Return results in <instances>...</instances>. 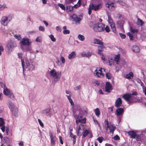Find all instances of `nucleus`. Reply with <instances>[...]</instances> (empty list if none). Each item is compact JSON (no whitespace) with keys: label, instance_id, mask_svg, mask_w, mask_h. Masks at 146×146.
<instances>
[{"label":"nucleus","instance_id":"obj_30","mask_svg":"<svg viewBox=\"0 0 146 146\" xmlns=\"http://www.w3.org/2000/svg\"><path fill=\"white\" fill-rule=\"evenodd\" d=\"M89 133V131L88 130H85L83 132V135L82 136V137L83 138L85 137Z\"/></svg>","mask_w":146,"mask_h":146},{"label":"nucleus","instance_id":"obj_14","mask_svg":"<svg viewBox=\"0 0 146 146\" xmlns=\"http://www.w3.org/2000/svg\"><path fill=\"white\" fill-rule=\"evenodd\" d=\"M1 23L3 25H6L8 23V17L5 16L1 18Z\"/></svg>","mask_w":146,"mask_h":146},{"label":"nucleus","instance_id":"obj_26","mask_svg":"<svg viewBox=\"0 0 146 146\" xmlns=\"http://www.w3.org/2000/svg\"><path fill=\"white\" fill-rule=\"evenodd\" d=\"M104 48L103 45L99 46L98 47V54L102 55V53L101 52L103 51V48Z\"/></svg>","mask_w":146,"mask_h":146},{"label":"nucleus","instance_id":"obj_46","mask_svg":"<svg viewBox=\"0 0 146 146\" xmlns=\"http://www.w3.org/2000/svg\"><path fill=\"white\" fill-rule=\"evenodd\" d=\"M58 6L61 8L62 10H65V7L63 4H58Z\"/></svg>","mask_w":146,"mask_h":146},{"label":"nucleus","instance_id":"obj_57","mask_svg":"<svg viewBox=\"0 0 146 146\" xmlns=\"http://www.w3.org/2000/svg\"><path fill=\"white\" fill-rule=\"evenodd\" d=\"M66 9H69V11H71L73 10V7L70 6H66Z\"/></svg>","mask_w":146,"mask_h":146},{"label":"nucleus","instance_id":"obj_21","mask_svg":"<svg viewBox=\"0 0 146 146\" xmlns=\"http://www.w3.org/2000/svg\"><path fill=\"white\" fill-rule=\"evenodd\" d=\"M82 55L83 57H89L92 56V53L89 51L87 52H84L82 53Z\"/></svg>","mask_w":146,"mask_h":146},{"label":"nucleus","instance_id":"obj_20","mask_svg":"<svg viewBox=\"0 0 146 146\" xmlns=\"http://www.w3.org/2000/svg\"><path fill=\"white\" fill-rule=\"evenodd\" d=\"M114 3L113 2L111 3L108 2V3H107L106 4V6L111 11L113 10L114 9V7L113 5Z\"/></svg>","mask_w":146,"mask_h":146},{"label":"nucleus","instance_id":"obj_8","mask_svg":"<svg viewBox=\"0 0 146 146\" xmlns=\"http://www.w3.org/2000/svg\"><path fill=\"white\" fill-rule=\"evenodd\" d=\"M130 102L131 103H141L142 102V98L137 96H132L131 100Z\"/></svg>","mask_w":146,"mask_h":146},{"label":"nucleus","instance_id":"obj_24","mask_svg":"<svg viewBox=\"0 0 146 146\" xmlns=\"http://www.w3.org/2000/svg\"><path fill=\"white\" fill-rule=\"evenodd\" d=\"M76 56V54L75 52L73 51L69 54L68 56V58L70 59H73Z\"/></svg>","mask_w":146,"mask_h":146},{"label":"nucleus","instance_id":"obj_60","mask_svg":"<svg viewBox=\"0 0 146 146\" xmlns=\"http://www.w3.org/2000/svg\"><path fill=\"white\" fill-rule=\"evenodd\" d=\"M59 139L60 140V143L62 145L63 144V142L62 140V137L60 136H59Z\"/></svg>","mask_w":146,"mask_h":146},{"label":"nucleus","instance_id":"obj_4","mask_svg":"<svg viewBox=\"0 0 146 146\" xmlns=\"http://www.w3.org/2000/svg\"><path fill=\"white\" fill-rule=\"evenodd\" d=\"M50 74L51 76L55 77V79L59 80L61 76V72L60 71L56 72L54 69H53L50 71Z\"/></svg>","mask_w":146,"mask_h":146},{"label":"nucleus","instance_id":"obj_56","mask_svg":"<svg viewBox=\"0 0 146 146\" xmlns=\"http://www.w3.org/2000/svg\"><path fill=\"white\" fill-rule=\"evenodd\" d=\"M36 41L37 42H40L42 41V40L41 38L40 37H37L36 39Z\"/></svg>","mask_w":146,"mask_h":146},{"label":"nucleus","instance_id":"obj_54","mask_svg":"<svg viewBox=\"0 0 146 146\" xmlns=\"http://www.w3.org/2000/svg\"><path fill=\"white\" fill-rule=\"evenodd\" d=\"M15 37L18 40H20L21 39V37L20 35H14Z\"/></svg>","mask_w":146,"mask_h":146},{"label":"nucleus","instance_id":"obj_31","mask_svg":"<svg viewBox=\"0 0 146 146\" xmlns=\"http://www.w3.org/2000/svg\"><path fill=\"white\" fill-rule=\"evenodd\" d=\"M125 77L128 79H131L133 78V74L132 72H130L129 74H126Z\"/></svg>","mask_w":146,"mask_h":146},{"label":"nucleus","instance_id":"obj_27","mask_svg":"<svg viewBox=\"0 0 146 146\" xmlns=\"http://www.w3.org/2000/svg\"><path fill=\"white\" fill-rule=\"evenodd\" d=\"M13 47V46L12 43L11 42L9 43L7 46V48L9 51L12 50Z\"/></svg>","mask_w":146,"mask_h":146},{"label":"nucleus","instance_id":"obj_38","mask_svg":"<svg viewBox=\"0 0 146 146\" xmlns=\"http://www.w3.org/2000/svg\"><path fill=\"white\" fill-rule=\"evenodd\" d=\"M105 30V31L108 33H109L110 31V27L108 26H106L105 27V25L104 24V31Z\"/></svg>","mask_w":146,"mask_h":146},{"label":"nucleus","instance_id":"obj_28","mask_svg":"<svg viewBox=\"0 0 146 146\" xmlns=\"http://www.w3.org/2000/svg\"><path fill=\"white\" fill-rule=\"evenodd\" d=\"M12 114L15 116L17 115V112L18 111V109L16 107L15 108V109H13L12 111Z\"/></svg>","mask_w":146,"mask_h":146},{"label":"nucleus","instance_id":"obj_58","mask_svg":"<svg viewBox=\"0 0 146 146\" xmlns=\"http://www.w3.org/2000/svg\"><path fill=\"white\" fill-rule=\"evenodd\" d=\"M113 139L115 140H119L120 137L117 135H116L113 137Z\"/></svg>","mask_w":146,"mask_h":146},{"label":"nucleus","instance_id":"obj_15","mask_svg":"<svg viewBox=\"0 0 146 146\" xmlns=\"http://www.w3.org/2000/svg\"><path fill=\"white\" fill-rule=\"evenodd\" d=\"M20 42L23 45L28 46L29 45V40L28 38H23Z\"/></svg>","mask_w":146,"mask_h":146},{"label":"nucleus","instance_id":"obj_39","mask_svg":"<svg viewBox=\"0 0 146 146\" xmlns=\"http://www.w3.org/2000/svg\"><path fill=\"white\" fill-rule=\"evenodd\" d=\"M137 141H140L141 140V137L140 135L136 134V135L135 136V138Z\"/></svg>","mask_w":146,"mask_h":146},{"label":"nucleus","instance_id":"obj_33","mask_svg":"<svg viewBox=\"0 0 146 146\" xmlns=\"http://www.w3.org/2000/svg\"><path fill=\"white\" fill-rule=\"evenodd\" d=\"M28 66L27 67H29V68L30 70L32 71L34 69V66L32 64H30L29 63V64H28Z\"/></svg>","mask_w":146,"mask_h":146},{"label":"nucleus","instance_id":"obj_12","mask_svg":"<svg viewBox=\"0 0 146 146\" xmlns=\"http://www.w3.org/2000/svg\"><path fill=\"white\" fill-rule=\"evenodd\" d=\"M112 86L110 83L109 82H107L106 83V87L105 88V91L106 92H110V90H112Z\"/></svg>","mask_w":146,"mask_h":146},{"label":"nucleus","instance_id":"obj_5","mask_svg":"<svg viewBox=\"0 0 146 146\" xmlns=\"http://www.w3.org/2000/svg\"><path fill=\"white\" fill-rule=\"evenodd\" d=\"M3 94L5 95L9 96L11 98H14V95L12 92L9 89L6 88L3 90Z\"/></svg>","mask_w":146,"mask_h":146},{"label":"nucleus","instance_id":"obj_34","mask_svg":"<svg viewBox=\"0 0 146 146\" xmlns=\"http://www.w3.org/2000/svg\"><path fill=\"white\" fill-rule=\"evenodd\" d=\"M105 123V127L106 128V130H107L108 129L109 126L110 125H109V121L108 120H106L104 122Z\"/></svg>","mask_w":146,"mask_h":146},{"label":"nucleus","instance_id":"obj_6","mask_svg":"<svg viewBox=\"0 0 146 146\" xmlns=\"http://www.w3.org/2000/svg\"><path fill=\"white\" fill-rule=\"evenodd\" d=\"M50 135L51 141L50 145L51 146H54L57 141V138L55 136H54L51 133H50Z\"/></svg>","mask_w":146,"mask_h":146},{"label":"nucleus","instance_id":"obj_19","mask_svg":"<svg viewBox=\"0 0 146 146\" xmlns=\"http://www.w3.org/2000/svg\"><path fill=\"white\" fill-rule=\"evenodd\" d=\"M93 43L94 44L101 45H103L104 44L103 42L101 40L97 38H94V39Z\"/></svg>","mask_w":146,"mask_h":146},{"label":"nucleus","instance_id":"obj_41","mask_svg":"<svg viewBox=\"0 0 146 146\" xmlns=\"http://www.w3.org/2000/svg\"><path fill=\"white\" fill-rule=\"evenodd\" d=\"M130 30L131 31V32L132 34H133L135 33H137L138 32V30L137 29H134L131 27H130Z\"/></svg>","mask_w":146,"mask_h":146},{"label":"nucleus","instance_id":"obj_44","mask_svg":"<svg viewBox=\"0 0 146 146\" xmlns=\"http://www.w3.org/2000/svg\"><path fill=\"white\" fill-rule=\"evenodd\" d=\"M106 76L108 79H110L111 78V74L109 73H106Z\"/></svg>","mask_w":146,"mask_h":146},{"label":"nucleus","instance_id":"obj_16","mask_svg":"<svg viewBox=\"0 0 146 146\" xmlns=\"http://www.w3.org/2000/svg\"><path fill=\"white\" fill-rule=\"evenodd\" d=\"M122 104V100L121 98H118L116 100L115 103V106L118 108L120 107Z\"/></svg>","mask_w":146,"mask_h":146},{"label":"nucleus","instance_id":"obj_11","mask_svg":"<svg viewBox=\"0 0 146 146\" xmlns=\"http://www.w3.org/2000/svg\"><path fill=\"white\" fill-rule=\"evenodd\" d=\"M123 97L125 100L128 102L129 103H131L130 101L131 100L132 96L130 94H124L123 96Z\"/></svg>","mask_w":146,"mask_h":146},{"label":"nucleus","instance_id":"obj_61","mask_svg":"<svg viewBox=\"0 0 146 146\" xmlns=\"http://www.w3.org/2000/svg\"><path fill=\"white\" fill-rule=\"evenodd\" d=\"M60 59L62 63H65V59L63 57L61 56L60 58Z\"/></svg>","mask_w":146,"mask_h":146},{"label":"nucleus","instance_id":"obj_23","mask_svg":"<svg viewBox=\"0 0 146 146\" xmlns=\"http://www.w3.org/2000/svg\"><path fill=\"white\" fill-rule=\"evenodd\" d=\"M70 137L73 139V144H74L76 142L77 136L76 135H74L72 132H70Z\"/></svg>","mask_w":146,"mask_h":146},{"label":"nucleus","instance_id":"obj_49","mask_svg":"<svg viewBox=\"0 0 146 146\" xmlns=\"http://www.w3.org/2000/svg\"><path fill=\"white\" fill-rule=\"evenodd\" d=\"M62 33L64 34H68L70 33V31L66 29L64 30L63 31Z\"/></svg>","mask_w":146,"mask_h":146},{"label":"nucleus","instance_id":"obj_32","mask_svg":"<svg viewBox=\"0 0 146 146\" xmlns=\"http://www.w3.org/2000/svg\"><path fill=\"white\" fill-rule=\"evenodd\" d=\"M95 113L96 115L98 117H99V116L100 114V111L99 110V109L98 108H96L95 110Z\"/></svg>","mask_w":146,"mask_h":146},{"label":"nucleus","instance_id":"obj_59","mask_svg":"<svg viewBox=\"0 0 146 146\" xmlns=\"http://www.w3.org/2000/svg\"><path fill=\"white\" fill-rule=\"evenodd\" d=\"M38 121L40 125L42 127H43L44 124L41 121V120L40 119H38Z\"/></svg>","mask_w":146,"mask_h":146},{"label":"nucleus","instance_id":"obj_50","mask_svg":"<svg viewBox=\"0 0 146 146\" xmlns=\"http://www.w3.org/2000/svg\"><path fill=\"white\" fill-rule=\"evenodd\" d=\"M0 84L1 86V87L4 89H6V88H7L3 82H1L0 83Z\"/></svg>","mask_w":146,"mask_h":146},{"label":"nucleus","instance_id":"obj_13","mask_svg":"<svg viewBox=\"0 0 146 146\" xmlns=\"http://www.w3.org/2000/svg\"><path fill=\"white\" fill-rule=\"evenodd\" d=\"M116 111L117 115L119 116L123 114L124 112V110L123 108H119L116 109Z\"/></svg>","mask_w":146,"mask_h":146},{"label":"nucleus","instance_id":"obj_2","mask_svg":"<svg viewBox=\"0 0 146 146\" xmlns=\"http://www.w3.org/2000/svg\"><path fill=\"white\" fill-rule=\"evenodd\" d=\"M103 71L105 72V69L100 67L97 68L94 72V74L97 77H103L104 76Z\"/></svg>","mask_w":146,"mask_h":146},{"label":"nucleus","instance_id":"obj_62","mask_svg":"<svg viewBox=\"0 0 146 146\" xmlns=\"http://www.w3.org/2000/svg\"><path fill=\"white\" fill-rule=\"evenodd\" d=\"M93 119H94V121L95 122V123L96 124H98L99 126H100V124L98 122V121L96 119H94V118H93Z\"/></svg>","mask_w":146,"mask_h":146},{"label":"nucleus","instance_id":"obj_55","mask_svg":"<svg viewBox=\"0 0 146 146\" xmlns=\"http://www.w3.org/2000/svg\"><path fill=\"white\" fill-rule=\"evenodd\" d=\"M119 35L121 38L122 39H124L126 37V35H125L123 34L122 33H120Z\"/></svg>","mask_w":146,"mask_h":146},{"label":"nucleus","instance_id":"obj_63","mask_svg":"<svg viewBox=\"0 0 146 146\" xmlns=\"http://www.w3.org/2000/svg\"><path fill=\"white\" fill-rule=\"evenodd\" d=\"M39 30L42 31H44V29L43 27L42 26H40L39 27Z\"/></svg>","mask_w":146,"mask_h":146},{"label":"nucleus","instance_id":"obj_3","mask_svg":"<svg viewBox=\"0 0 146 146\" xmlns=\"http://www.w3.org/2000/svg\"><path fill=\"white\" fill-rule=\"evenodd\" d=\"M23 54L21 52L19 53L18 56L19 58L21 59L22 63V66L23 70L25 68H27L28 67V64H29V62L28 61H25V62L24 60L22 57Z\"/></svg>","mask_w":146,"mask_h":146},{"label":"nucleus","instance_id":"obj_40","mask_svg":"<svg viewBox=\"0 0 146 146\" xmlns=\"http://www.w3.org/2000/svg\"><path fill=\"white\" fill-rule=\"evenodd\" d=\"M78 38L81 41H84L85 40L84 36L83 35L80 34L78 35Z\"/></svg>","mask_w":146,"mask_h":146},{"label":"nucleus","instance_id":"obj_53","mask_svg":"<svg viewBox=\"0 0 146 146\" xmlns=\"http://www.w3.org/2000/svg\"><path fill=\"white\" fill-rule=\"evenodd\" d=\"M113 59L112 58H111L110 60H109L108 61L109 65L110 66L111 65L113 62Z\"/></svg>","mask_w":146,"mask_h":146},{"label":"nucleus","instance_id":"obj_45","mask_svg":"<svg viewBox=\"0 0 146 146\" xmlns=\"http://www.w3.org/2000/svg\"><path fill=\"white\" fill-rule=\"evenodd\" d=\"M104 139L102 137H100L97 138V140L100 143H101L102 142Z\"/></svg>","mask_w":146,"mask_h":146},{"label":"nucleus","instance_id":"obj_9","mask_svg":"<svg viewBox=\"0 0 146 146\" xmlns=\"http://www.w3.org/2000/svg\"><path fill=\"white\" fill-rule=\"evenodd\" d=\"M72 17L75 21L78 22L82 19V16L81 15L77 16L76 14H73L72 16Z\"/></svg>","mask_w":146,"mask_h":146},{"label":"nucleus","instance_id":"obj_48","mask_svg":"<svg viewBox=\"0 0 146 146\" xmlns=\"http://www.w3.org/2000/svg\"><path fill=\"white\" fill-rule=\"evenodd\" d=\"M4 124V121L3 120V119L1 118H0V126H3Z\"/></svg>","mask_w":146,"mask_h":146},{"label":"nucleus","instance_id":"obj_36","mask_svg":"<svg viewBox=\"0 0 146 146\" xmlns=\"http://www.w3.org/2000/svg\"><path fill=\"white\" fill-rule=\"evenodd\" d=\"M81 128H82V129L84 128V126L82 124H80L78 128V130L77 131V135L78 136H79V132L80 130L81 129Z\"/></svg>","mask_w":146,"mask_h":146},{"label":"nucleus","instance_id":"obj_7","mask_svg":"<svg viewBox=\"0 0 146 146\" xmlns=\"http://www.w3.org/2000/svg\"><path fill=\"white\" fill-rule=\"evenodd\" d=\"M73 114L74 117L75 119H79L83 117V116L81 115L78 110H74Z\"/></svg>","mask_w":146,"mask_h":146},{"label":"nucleus","instance_id":"obj_42","mask_svg":"<svg viewBox=\"0 0 146 146\" xmlns=\"http://www.w3.org/2000/svg\"><path fill=\"white\" fill-rule=\"evenodd\" d=\"M78 110L80 112V114L82 116L85 113H87V112L86 110Z\"/></svg>","mask_w":146,"mask_h":146},{"label":"nucleus","instance_id":"obj_37","mask_svg":"<svg viewBox=\"0 0 146 146\" xmlns=\"http://www.w3.org/2000/svg\"><path fill=\"white\" fill-rule=\"evenodd\" d=\"M137 20V25H140L141 26H142L144 24L143 21L139 18H138Z\"/></svg>","mask_w":146,"mask_h":146},{"label":"nucleus","instance_id":"obj_18","mask_svg":"<svg viewBox=\"0 0 146 146\" xmlns=\"http://www.w3.org/2000/svg\"><path fill=\"white\" fill-rule=\"evenodd\" d=\"M108 127V129H109L110 130L109 133L113 134L114 131L116 129V127L113 125H110Z\"/></svg>","mask_w":146,"mask_h":146},{"label":"nucleus","instance_id":"obj_25","mask_svg":"<svg viewBox=\"0 0 146 146\" xmlns=\"http://www.w3.org/2000/svg\"><path fill=\"white\" fill-rule=\"evenodd\" d=\"M120 54H118L117 55H115L114 57V60L116 62V64H118L119 62V60L120 58Z\"/></svg>","mask_w":146,"mask_h":146},{"label":"nucleus","instance_id":"obj_10","mask_svg":"<svg viewBox=\"0 0 146 146\" xmlns=\"http://www.w3.org/2000/svg\"><path fill=\"white\" fill-rule=\"evenodd\" d=\"M91 8L92 9L95 11L98 10L99 9L102 8V4L100 3L97 5H94L93 4L91 5Z\"/></svg>","mask_w":146,"mask_h":146},{"label":"nucleus","instance_id":"obj_35","mask_svg":"<svg viewBox=\"0 0 146 146\" xmlns=\"http://www.w3.org/2000/svg\"><path fill=\"white\" fill-rule=\"evenodd\" d=\"M9 107L11 111L13 109H15V105L12 103L9 104Z\"/></svg>","mask_w":146,"mask_h":146},{"label":"nucleus","instance_id":"obj_17","mask_svg":"<svg viewBox=\"0 0 146 146\" xmlns=\"http://www.w3.org/2000/svg\"><path fill=\"white\" fill-rule=\"evenodd\" d=\"M127 133L128 135L130 136V137L131 138L135 139V136L136 135V133L133 130H132L129 131H127Z\"/></svg>","mask_w":146,"mask_h":146},{"label":"nucleus","instance_id":"obj_43","mask_svg":"<svg viewBox=\"0 0 146 146\" xmlns=\"http://www.w3.org/2000/svg\"><path fill=\"white\" fill-rule=\"evenodd\" d=\"M80 123L84 124L86 122V119L85 118H84L83 119H80Z\"/></svg>","mask_w":146,"mask_h":146},{"label":"nucleus","instance_id":"obj_51","mask_svg":"<svg viewBox=\"0 0 146 146\" xmlns=\"http://www.w3.org/2000/svg\"><path fill=\"white\" fill-rule=\"evenodd\" d=\"M93 10V9H92L91 8V5L89 6V7L88 9V14L89 15H90L92 13V10Z\"/></svg>","mask_w":146,"mask_h":146},{"label":"nucleus","instance_id":"obj_47","mask_svg":"<svg viewBox=\"0 0 146 146\" xmlns=\"http://www.w3.org/2000/svg\"><path fill=\"white\" fill-rule=\"evenodd\" d=\"M50 38L51 40L53 42H55L56 41V39L54 37L53 35H51L50 36Z\"/></svg>","mask_w":146,"mask_h":146},{"label":"nucleus","instance_id":"obj_29","mask_svg":"<svg viewBox=\"0 0 146 146\" xmlns=\"http://www.w3.org/2000/svg\"><path fill=\"white\" fill-rule=\"evenodd\" d=\"M110 25L111 28V29L112 31L114 33H116V31L114 23H112L111 24H110Z\"/></svg>","mask_w":146,"mask_h":146},{"label":"nucleus","instance_id":"obj_1","mask_svg":"<svg viewBox=\"0 0 146 146\" xmlns=\"http://www.w3.org/2000/svg\"><path fill=\"white\" fill-rule=\"evenodd\" d=\"M90 26L92 28L93 31L96 33H100L104 31V24L101 23L93 24L92 22L89 23Z\"/></svg>","mask_w":146,"mask_h":146},{"label":"nucleus","instance_id":"obj_22","mask_svg":"<svg viewBox=\"0 0 146 146\" xmlns=\"http://www.w3.org/2000/svg\"><path fill=\"white\" fill-rule=\"evenodd\" d=\"M132 49L133 52L136 53L138 52L140 50L139 47L136 45L133 46L132 47Z\"/></svg>","mask_w":146,"mask_h":146},{"label":"nucleus","instance_id":"obj_64","mask_svg":"<svg viewBox=\"0 0 146 146\" xmlns=\"http://www.w3.org/2000/svg\"><path fill=\"white\" fill-rule=\"evenodd\" d=\"M19 146H23L24 143L23 142V141H21L19 143Z\"/></svg>","mask_w":146,"mask_h":146},{"label":"nucleus","instance_id":"obj_52","mask_svg":"<svg viewBox=\"0 0 146 146\" xmlns=\"http://www.w3.org/2000/svg\"><path fill=\"white\" fill-rule=\"evenodd\" d=\"M5 5H0V11H1L4 9L5 8H6Z\"/></svg>","mask_w":146,"mask_h":146}]
</instances>
